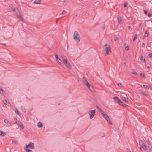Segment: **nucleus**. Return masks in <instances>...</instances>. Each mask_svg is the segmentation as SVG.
<instances>
[{
	"label": "nucleus",
	"mask_w": 152,
	"mask_h": 152,
	"mask_svg": "<svg viewBox=\"0 0 152 152\" xmlns=\"http://www.w3.org/2000/svg\"><path fill=\"white\" fill-rule=\"evenodd\" d=\"M148 57H152V53L149 54L148 56Z\"/></svg>",
	"instance_id": "4c0bfd02"
},
{
	"label": "nucleus",
	"mask_w": 152,
	"mask_h": 152,
	"mask_svg": "<svg viewBox=\"0 0 152 152\" xmlns=\"http://www.w3.org/2000/svg\"><path fill=\"white\" fill-rule=\"evenodd\" d=\"M141 147H141H141H140V148H139L140 149V150H141Z\"/></svg>",
	"instance_id": "6e6d98bb"
},
{
	"label": "nucleus",
	"mask_w": 152,
	"mask_h": 152,
	"mask_svg": "<svg viewBox=\"0 0 152 152\" xmlns=\"http://www.w3.org/2000/svg\"><path fill=\"white\" fill-rule=\"evenodd\" d=\"M16 123L22 129H23L24 128V126L20 121H16Z\"/></svg>",
	"instance_id": "6e6552de"
},
{
	"label": "nucleus",
	"mask_w": 152,
	"mask_h": 152,
	"mask_svg": "<svg viewBox=\"0 0 152 152\" xmlns=\"http://www.w3.org/2000/svg\"><path fill=\"white\" fill-rule=\"evenodd\" d=\"M96 110L95 109L89 111L88 112V113L89 115V118L90 119H92L95 114Z\"/></svg>",
	"instance_id": "39448f33"
},
{
	"label": "nucleus",
	"mask_w": 152,
	"mask_h": 152,
	"mask_svg": "<svg viewBox=\"0 0 152 152\" xmlns=\"http://www.w3.org/2000/svg\"><path fill=\"white\" fill-rule=\"evenodd\" d=\"M34 4H40V2L38 1V0H35V1L33 2Z\"/></svg>",
	"instance_id": "b1692460"
},
{
	"label": "nucleus",
	"mask_w": 152,
	"mask_h": 152,
	"mask_svg": "<svg viewBox=\"0 0 152 152\" xmlns=\"http://www.w3.org/2000/svg\"><path fill=\"white\" fill-rule=\"evenodd\" d=\"M21 109H22V111H23V112L24 113L26 112V111L25 109L23 107H21Z\"/></svg>",
	"instance_id": "72a5a7b5"
},
{
	"label": "nucleus",
	"mask_w": 152,
	"mask_h": 152,
	"mask_svg": "<svg viewBox=\"0 0 152 152\" xmlns=\"http://www.w3.org/2000/svg\"><path fill=\"white\" fill-rule=\"evenodd\" d=\"M37 126L39 128H41L43 126L42 124L40 122H39L38 123Z\"/></svg>",
	"instance_id": "6ab92c4d"
},
{
	"label": "nucleus",
	"mask_w": 152,
	"mask_h": 152,
	"mask_svg": "<svg viewBox=\"0 0 152 152\" xmlns=\"http://www.w3.org/2000/svg\"><path fill=\"white\" fill-rule=\"evenodd\" d=\"M148 148H149V149L151 150H152V147L151 146V144H149V145H148Z\"/></svg>",
	"instance_id": "cd10ccee"
},
{
	"label": "nucleus",
	"mask_w": 152,
	"mask_h": 152,
	"mask_svg": "<svg viewBox=\"0 0 152 152\" xmlns=\"http://www.w3.org/2000/svg\"><path fill=\"white\" fill-rule=\"evenodd\" d=\"M24 149L26 151V152H31L32 151L31 150L28 149L27 148H25Z\"/></svg>",
	"instance_id": "393cba45"
},
{
	"label": "nucleus",
	"mask_w": 152,
	"mask_h": 152,
	"mask_svg": "<svg viewBox=\"0 0 152 152\" xmlns=\"http://www.w3.org/2000/svg\"><path fill=\"white\" fill-rule=\"evenodd\" d=\"M80 37L79 33L77 31H75L74 33V37Z\"/></svg>",
	"instance_id": "9d476101"
},
{
	"label": "nucleus",
	"mask_w": 152,
	"mask_h": 152,
	"mask_svg": "<svg viewBox=\"0 0 152 152\" xmlns=\"http://www.w3.org/2000/svg\"><path fill=\"white\" fill-rule=\"evenodd\" d=\"M68 2V0H64V2L65 3H66Z\"/></svg>",
	"instance_id": "ea45409f"
},
{
	"label": "nucleus",
	"mask_w": 152,
	"mask_h": 152,
	"mask_svg": "<svg viewBox=\"0 0 152 152\" xmlns=\"http://www.w3.org/2000/svg\"><path fill=\"white\" fill-rule=\"evenodd\" d=\"M82 78L83 80V81L84 84L86 85L88 87H89V86L90 85L89 82L86 80V79L84 77H83Z\"/></svg>",
	"instance_id": "1a4fd4ad"
},
{
	"label": "nucleus",
	"mask_w": 152,
	"mask_h": 152,
	"mask_svg": "<svg viewBox=\"0 0 152 152\" xmlns=\"http://www.w3.org/2000/svg\"><path fill=\"white\" fill-rule=\"evenodd\" d=\"M38 1H39V2H40V1H42V0H38Z\"/></svg>",
	"instance_id": "4d7b16f0"
},
{
	"label": "nucleus",
	"mask_w": 152,
	"mask_h": 152,
	"mask_svg": "<svg viewBox=\"0 0 152 152\" xmlns=\"http://www.w3.org/2000/svg\"><path fill=\"white\" fill-rule=\"evenodd\" d=\"M96 107L98 109L99 111L100 110H102L98 106H96Z\"/></svg>",
	"instance_id": "e433bc0d"
},
{
	"label": "nucleus",
	"mask_w": 152,
	"mask_h": 152,
	"mask_svg": "<svg viewBox=\"0 0 152 152\" xmlns=\"http://www.w3.org/2000/svg\"><path fill=\"white\" fill-rule=\"evenodd\" d=\"M66 13V12L65 11H63L62 12V14L63 15Z\"/></svg>",
	"instance_id": "a19ab883"
},
{
	"label": "nucleus",
	"mask_w": 152,
	"mask_h": 152,
	"mask_svg": "<svg viewBox=\"0 0 152 152\" xmlns=\"http://www.w3.org/2000/svg\"><path fill=\"white\" fill-rule=\"evenodd\" d=\"M125 48L127 50H129V47L127 45L126 46H125Z\"/></svg>",
	"instance_id": "f704fd0d"
},
{
	"label": "nucleus",
	"mask_w": 152,
	"mask_h": 152,
	"mask_svg": "<svg viewBox=\"0 0 152 152\" xmlns=\"http://www.w3.org/2000/svg\"><path fill=\"white\" fill-rule=\"evenodd\" d=\"M132 73L133 74L136 75H137V73L133 69H132Z\"/></svg>",
	"instance_id": "a878e982"
},
{
	"label": "nucleus",
	"mask_w": 152,
	"mask_h": 152,
	"mask_svg": "<svg viewBox=\"0 0 152 152\" xmlns=\"http://www.w3.org/2000/svg\"><path fill=\"white\" fill-rule=\"evenodd\" d=\"M141 46L142 48H144L145 46V44L144 43H143L142 44Z\"/></svg>",
	"instance_id": "c03bdc74"
},
{
	"label": "nucleus",
	"mask_w": 152,
	"mask_h": 152,
	"mask_svg": "<svg viewBox=\"0 0 152 152\" xmlns=\"http://www.w3.org/2000/svg\"><path fill=\"white\" fill-rule=\"evenodd\" d=\"M147 68H149V66H147Z\"/></svg>",
	"instance_id": "13d9d810"
},
{
	"label": "nucleus",
	"mask_w": 152,
	"mask_h": 152,
	"mask_svg": "<svg viewBox=\"0 0 152 152\" xmlns=\"http://www.w3.org/2000/svg\"><path fill=\"white\" fill-rule=\"evenodd\" d=\"M103 115L105 118V117H107V116H108L105 113Z\"/></svg>",
	"instance_id": "2f4dec72"
},
{
	"label": "nucleus",
	"mask_w": 152,
	"mask_h": 152,
	"mask_svg": "<svg viewBox=\"0 0 152 152\" xmlns=\"http://www.w3.org/2000/svg\"><path fill=\"white\" fill-rule=\"evenodd\" d=\"M141 93H142L143 94H144V95H145L146 96H147V94H145V93H143V92H141Z\"/></svg>",
	"instance_id": "de8ad7c7"
},
{
	"label": "nucleus",
	"mask_w": 152,
	"mask_h": 152,
	"mask_svg": "<svg viewBox=\"0 0 152 152\" xmlns=\"http://www.w3.org/2000/svg\"><path fill=\"white\" fill-rule=\"evenodd\" d=\"M73 39L76 41V42L77 43H79L80 42V37L73 38Z\"/></svg>",
	"instance_id": "f8f14e48"
},
{
	"label": "nucleus",
	"mask_w": 152,
	"mask_h": 152,
	"mask_svg": "<svg viewBox=\"0 0 152 152\" xmlns=\"http://www.w3.org/2000/svg\"><path fill=\"white\" fill-rule=\"evenodd\" d=\"M118 21L119 24H122V21L121 20V16H118L117 17Z\"/></svg>",
	"instance_id": "2eb2a0df"
},
{
	"label": "nucleus",
	"mask_w": 152,
	"mask_h": 152,
	"mask_svg": "<svg viewBox=\"0 0 152 152\" xmlns=\"http://www.w3.org/2000/svg\"><path fill=\"white\" fill-rule=\"evenodd\" d=\"M122 99H123V100H124V101H125L126 102H127V103H128V100L127 99H126V98H125V97H123L122 98Z\"/></svg>",
	"instance_id": "c756f323"
},
{
	"label": "nucleus",
	"mask_w": 152,
	"mask_h": 152,
	"mask_svg": "<svg viewBox=\"0 0 152 152\" xmlns=\"http://www.w3.org/2000/svg\"><path fill=\"white\" fill-rule=\"evenodd\" d=\"M143 148V149H145V148H146V146L144 144L143 145L142 147Z\"/></svg>",
	"instance_id": "c9c22d12"
},
{
	"label": "nucleus",
	"mask_w": 152,
	"mask_h": 152,
	"mask_svg": "<svg viewBox=\"0 0 152 152\" xmlns=\"http://www.w3.org/2000/svg\"><path fill=\"white\" fill-rule=\"evenodd\" d=\"M28 147H29L31 149H34V144L32 142H30L29 144L26 145L25 148H28Z\"/></svg>",
	"instance_id": "0eeeda50"
},
{
	"label": "nucleus",
	"mask_w": 152,
	"mask_h": 152,
	"mask_svg": "<svg viewBox=\"0 0 152 152\" xmlns=\"http://www.w3.org/2000/svg\"><path fill=\"white\" fill-rule=\"evenodd\" d=\"M105 119H106V120L111 125L112 124V123L110 120V119L108 116H107V117H105Z\"/></svg>",
	"instance_id": "ddd939ff"
},
{
	"label": "nucleus",
	"mask_w": 152,
	"mask_h": 152,
	"mask_svg": "<svg viewBox=\"0 0 152 152\" xmlns=\"http://www.w3.org/2000/svg\"><path fill=\"white\" fill-rule=\"evenodd\" d=\"M4 45H6V44H3Z\"/></svg>",
	"instance_id": "bf43d9fd"
},
{
	"label": "nucleus",
	"mask_w": 152,
	"mask_h": 152,
	"mask_svg": "<svg viewBox=\"0 0 152 152\" xmlns=\"http://www.w3.org/2000/svg\"><path fill=\"white\" fill-rule=\"evenodd\" d=\"M4 122L7 125L12 126L10 122L7 120L5 119L4 120Z\"/></svg>",
	"instance_id": "4468645a"
},
{
	"label": "nucleus",
	"mask_w": 152,
	"mask_h": 152,
	"mask_svg": "<svg viewBox=\"0 0 152 152\" xmlns=\"http://www.w3.org/2000/svg\"><path fill=\"white\" fill-rule=\"evenodd\" d=\"M61 58L63 61V63L65 64V66L69 69H71V65L66 58V56L64 55H62L61 56Z\"/></svg>",
	"instance_id": "f03ea898"
},
{
	"label": "nucleus",
	"mask_w": 152,
	"mask_h": 152,
	"mask_svg": "<svg viewBox=\"0 0 152 152\" xmlns=\"http://www.w3.org/2000/svg\"><path fill=\"white\" fill-rule=\"evenodd\" d=\"M113 99L115 101L119 104L125 107H126L127 105L124 104L119 99L116 97H115L113 98Z\"/></svg>",
	"instance_id": "20e7f679"
},
{
	"label": "nucleus",
	"mask_w": 152,
	"mask_h": 152,
	"mask_svg": "<svg viewBox=\"0 0 152 152\" xmlns=\"http://www.w3.org/2000/svg\"><path fill=\"white\" fill-rule=\"evenodd\" d=\"M127 152H131L130 151L129 149H127Z\"/></svg>",
	"instance_id": "3c124183"
},
{
	"label": "nucleus",
	"mask_w": 152,
	"mask_h": 152,
	"mask_svg": "<svg viewBox=\"0 0 152 152\" xmlns=\"http://www.w3.org/2000/svg\"><path fill=\"white\" fill-rule=\"evenodd\" d=\"M152 14L151 13H149L148 14V16L149 17H150L152 16Z\"/></svg>",
	"instance_id": "a18cd8bd"
},
{
	"label": "nucleus",
	"mask_w": 152,
	"mask_h": 152,
	"mask_svg": "<svg viewBox=\"0 0 152 152\" xmlns=\"http://www.w3.org/2000/svg\"><path fill=\"white\" fill-rule=\"evenodd\" d=\"M127 6V3H124V7H126Z\"/></svg>",
	"instance_id": "79ce46f5"
},
{
	"label": "nucleus",
	"mask_w": 152,
	"mask_h": 152,
	"mask_svg": "<svg viewBox=\"0 0 152 152\" xmlns=\"http://www.w3.org/2000/svg\"><path fill=\"white\" fill-rule=\"evenodd\" d=\"M88 88L90 91H91L92 92L94 93L95 92V90L93 86L90 85L89 86V87H88Z\"/></svg>",
	"instance_id": "9b49d317"
},
{
	"label": "nucleus",
	"mask_w": 152,
	"mask_h": 152,
	"mask_svg": "<svg viewBox=\"0 0 152 152\" xmlns=\"http://www.w3.org/2000/svg\"><path fill=\"white\" fill-rule=\"evenodd\" d=\"M142 25V23H140V25H139V26H141Z\"/></svg>",
	"instance_id": "864d4df0"
},
{
	"label": "nucleus",
	"mask_w": 152,
	"mask_h": 152,
	"mask_svg": "<svg viewBox=\"0 0 152 152\" xmlns=\"http://www.w3.org/2000/svg\"><path fill=\"white\" fill-rule=\"evenodd\" d=\"M140 75L142 78H145V75L142 73H140Z\"/></svg>",
	"instance_id": "5701e85b"
},
{
	"label": "nucleus",
	"mask_w": 152,
	"mask_h": 152,
	"mask_svg": "<svg viewBox=\"0 0 152 152\" xmlns=\"http://www.w3.org/2000/svg\"><path fill=\"white\" fill-rule=\"evenodd\" d=\"M10 7H11L12 10L14 12V14L16 15V17L20 20H21L22 21L25 22L24 19L22 17L18 10L17 8H15V7L13 6H10Z\"/></svg>",
	"instance_id": "f257e3e1"
},
{
	"label": "nucleus",
	"mask_w": 152,
	"mask_h": 152,
	"mask_svg": "<svg viewBox=\"0 0 152 152\" xmlns=\"http://www.w3.org/2000/svg\"><path fill=\"white\" fill-rule=\"evenodd\" d=\"M139 145L141 147H142L143 145L144 144V143L141 140H140L139 141Z\"/></svg>",
	"instance_id": "a211bd4d"
},
{
	"label": "nucleus",
	"mask_w": 152,
	"mask_h": 152,
	"mask_svg": "<svg viewBox=\"0 0 152 152\" xmlns=\"http://www.w3.org/2000/svg\"><path fill=\"white\" fill-rule=\"evenodd\" d=\"M137 34H135V35L133 39V41H134L137 39Z\"/></svg>",
	"instance_id": "c85d7f7f"
},
{
	"label": "nucleus",
	"mask_w": 152,
	"mask_h": 152,
	"mask_svg": "<svg viewBox=\"0 0 152 152\" xmlns=\"http://www.w3.org/2000/svg\"><path fill=\"white\" fill-rule=\"evenodd\" d=\"M140 59L142 62H143L144 63H145V59L142 56H141Z\"/></svg>",
	"instance_id": "dca6fc26"
},
{
	"label": "nucleus",
	"mask_w": 152,
	"mask_h": 152,
	"mask_svg": "<svg viewBox=\"0 0 152 152\" xmlns=\"http://www.w3.org/2000/svg\"><path fill=\"white\" fill-rule=\"evenodd\" d=\"M117 85L118 86H122L121 84V83H118Z\"/></svg>",
	"instance_id": "09e8293b"
},
{
	"label": "nucleus",
	"mask_w": 152,
	"mask_h": 152,
	"mask_svg": "<svg viewBox=\"0 0 152 152\" xmlns=\"http://www.w3.org/2000/svg\"><path fill=\"white\" fill-rule=\"evenodd\" d=\"M15 112L17 114L20 116L21 114L18 110H15Z\"/></svg>",
	"instance_id": "bb28decb"
},
{
	"label": "nucleus",
	"mask_w": 152,
	"mask_h": 152,
	"mask_svg": "<svg viewBox=\"0 0 152 152\" xmlns=\"http://www.w3.org/2000/svg\"><path fill=\"white\" fill-rule=\"evenodd\" d=\"M143 86L145 88L147 89H149V86H146V85H143Z\"/></svg>",
	"instance_id": "473e14b6"
},
{
	"label": "nucleus",
	"mask_w": 152,
	"mask_h": 152,
	"mask_svg": "<svg viewBox=\"0 0 152 152\" xmlns=\"http://www.w3.org/2000/svg\"><path fill=\"white\" fill-rule=\"evenodd\" d=\"M149 32L147 31H146L145 33L144 37H147L148 36Z\"/></svg>",
	"instance_id": "4be33fe9"
},
{
	"label": "nucleus",
	"mask_w": 152,
	"mask_h": 152,
	"mask_svg": "<svg viewBox=\"0 0 152 152\" xmlns=\"http://www.w3.org/2000/svg\"><path fill=\"white\" fill-rule=\"evenodd\" d=\"M104 50L106 52V54L107 55L109 54V53H111L110 48L109 45L107 44H104Z\"/></svg>",
	"instance_id": "7ed1b4c3"
},
{
	"label": "nucleus",
	"mask_w": 152,
	"mask_h": 152,
	"mask_svg": "<svg viewBox=\"0 0 152 152\" xmlns=\"http://www.w3.org/2000/svg\"><path fill=\"white\" fill-rule=\"evenodd\" d=\"M99 112L101 113V114L102 115H103L105 113L104 111L102 110H100Z\"/></svg>",
	"instance_id": "7c9ffc66"
},
{
	"label": "nucleus",
	"mask_w": 152,
	"mask_h": 152,
	"mask_svg": "<svg viewBox=\"0 0 152 152\" xmlns=\"http://www.w3.org/2000/svg\"><path fill=\"white\" fill-rule=\"evenodd\" d=\"M3 102H4V103H5L6 105L9 106L10 105V103L8 102L6 100H4L3 101Z\"/></svg>",
	"instance_id": "412c9836"
},
{
	"label": "nucleus",
	"mask_w": 152,
	"mask_h": 152,
	"mask_svg": "<svg viewBox=\"0 0 152 152\" xmlns=\"http://www.w3.org/2000/svg\"><path fill=\"white\" fill-rule=\"evenodd\" d=\"M147 143L148 145L151 144V142L149 140H147Z\"/></svg>",
	"instance_id": "37998d69"
},
{
	"label": "nucleus",
	"mask_w": 152,
	"mask_h": 152,
	"mask_svg": "<svg viewBox=\"0 0 152 152\" xmlns=\"http://www.w3.org/2000/svg\"><path fill=\"white\" fill-rule=\"evenodd\" d=\"M144 12L145 13V14H147V11L144 10Z\"/></svg>",
	"instance_id": "603ef678"
},
{
	"label": "nucleus",
	"mask_w": 152,
	"mask_h": 152,
	"mask_svg": "<svg viewBox=\"0 0 152 152\" xmlns=\"http://www.w3.org/2000/svg\"><path fill=\"white\" fill-rule=\"evenodd\" d=\"M55 57L56 61L59 64L61 65L62 64V60L58 57V55L56 53L55 54Z\"/></svg>",
	"instance_id": "423d86ee"
},
{
	"label": "nucleus",
	"mask_w": 152,
	"mask_h": 152,
	"mask_svg": "<svg viewBox=\"0 0 152 152\" xmlns=\"http://www.w3.org/2000/svg\"><path fill=\"white\" fill-rule=\"evenodd\" d=\"M6 135L5 132L0 130V135L2 136H4Z\"/></svg>",
	"instance_id": "f3484780"
},
{
	"label": "nucleus",
	"mask_w": 152,
	"mask_h": 152,
	"mask_svg": "<svg viewBox=\"0 0 152 152\" xmlns=\"http://www.w3.org/2000/svg\"><path fill=\"white\" fill-rule=\"evenodd\" d=\"M0 93L2 95H4V92L3 91L2 89L1 88V87L0 86Z\"/></svg>",
	"instance_id": "aec40b11"
},
{
	"label": "nucleus",
	"mask_w": 152,
	"mask_h": 152,
	"mask_svg": "<svg viewBox=\"0 0 152 152\" xmlns=\"http://www.w3.org/2000/svg\"><path fill=\"white\" fill-rule=\"evenodd\" d=\"M59 18H58L56 19V23H58V21L59 20Z\"/></svg>",
	"instance_id": "49530a36"
},
{
	"label": "nucleus",
	"mask_w": 152,
	"mask_h": 152,
	"mask_svg": "<svg viewBox=\"0 0 152 152\" xmlns=\"http://www.w3.org/2000/svg\"><path fill=\"white\" fill-rule=\"evenodd\" d=\"M12 142L14 143H16V141L15 140H13L12 141Z\"/></svg>",
	"instance_id": "8fccbe9b"
},
{
	"label": "nucleus",
	"mask_w": 152,
	"mask_h": 152,
	"mask_svg": "<svg viewBox=\"0 0 152 152\" xmlns=\"http://www.w3.org/2000/svg\"><path fill=\"white\" fill-rule=\"evenodd\" d=\"M131 28V26H128V28Z\"/></svg>",
	"instance_id": "5fc2aeb1"
},
{
	"label": "nucleus",
	"mask_w": 152,
	"mask_h": 152,
	"mask_svg": "<svg viewBox=\"0 0 152 152\" xmlns=\"http://www.w3.org/2000/svg\"><path fill=\"white\" fill-rule=\"evenodd\" d=\"M114 39L115 41H116L117 40L118 38L117 37L115 36L114 38Z\"/></svg>",
	"instance_id": "58836bf2"
}]
</instances>
